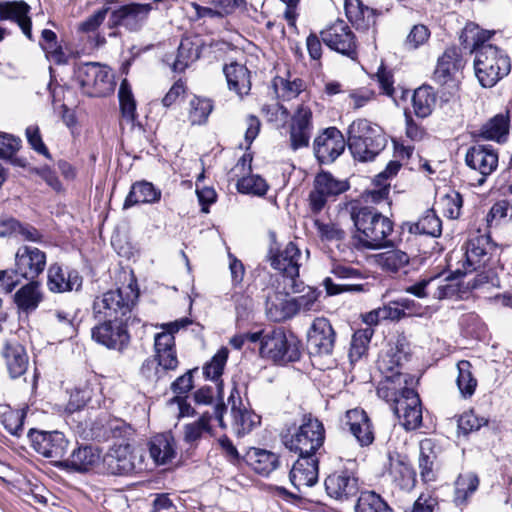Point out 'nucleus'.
<instances>
[{"mask_svg":"<svg viewBox=\"0 0 512 512\" xmlns=\"http://www.w3.org/2000/svg\"><path fill=\"white\" fill-rule=\"evenodd\" d=\"M347 209L356 229L354 239L357 247L375 250L388 244L387 237L393 231V224L388 217L359 201L350 202Z\"/></svg>","mask_w":512,"mask_h":512,"instance_id":"obj_1","label":"nucleus"},{"mask_svg":"<svg viewBox=\"0 0 512 512\" xmlns=\"http://www.w3.org/2000/svg\"><path fill=\"white\" fill-rule=\"evenodd\" d=\"M377 394L390 403L394 414L406 430H414L421 425V401L418 393L409 385L397 387L395 381L389 379L380 383Z\"/></svg>","mask_w":512,"mask_h":512,"instance_id":"obj_2","label":"nucleus"},{"mask_svg":"<svg viewBox=\"0 0 512 512\" xmlns=\"http://www.w3.org/2000/svg\"><path fill=\"white\" fill-rule=\"evenodd\" d=\"M386 145V135L378 124L359 118L349 125L347 146L355 160L372 161L385 149Z\"/></svg>","mask_w":512,"mask_h":512,"instance_id":"obj_3","label":"nucleus"},{"mask_svg":"<svg viewBox=\"0 0 512 512\" xmlns=\"http://www.w3.org/2000/svg\"><path fill=\"white\" fill-rule=\"evenodd\" d=\"M475 76L483 88H492L511 71L507 52L493 44L481 46L473 60Z\"/></svg>","mask_w":512,"mask_h":512,"instance_id":"obj_4","label":"nucleus"},{"mask_svg":"<svg viewBox=\"0 0 512 512\" xmlns=\"http://www.w3.org/2000/svg\"><path fill=\"white\" fill-rule=\"evenodd\" d=\"M282 440L286 448L299 456H316L324 443L325 429L317 418L310 414L304 415L298 427L288 428L283 432Z\"/></svg>","mask_w":512,"mask_h":512,"instance_id":"obj_5","label":"nucleus"},{"mask_svg":"<svg viewBox=\"0 0 512 512\" xmlns=\"http://www.w3.org/2000/svg\"><path fill=\"white\" fill-rule=\"evenodd\" d=\"M138 297L139 292L132 284L109 290L94 299L93 316L98 321L128 319Z\"/></svg>","mask_w":512,"mask_h":512,"instance_id":"obj_6","label":"nucleus"},{"mask_svg":"<svg viewBox=\"0 0 512 512\" xmlns=\"http://www.w3.org/2000/svg\"><path fill=\"white\" fill-rule=\"evenodd\" d=\"M300 346V341L292 332L284 327H274L267 329L259 352L263 358L284 364L300 359Z\"/></svg>","mask_w":512,"mask_h":512,"instance_id":"obj_7","label":"nucleus"},{"mask_svg":"<svg viewBox=\"0 0 512 512\" xmlns=\"http://www.w3.org/2000/svg\"><path fill=\"white\" fill-rule=\"evenodd\" d=\"M74 80L81 92L89 97H104L114 91V76L98 62L79 63L74 67Z\"/></svg>","mask_w":512,"mask_h":512,"instance_id":"obj_8","label":"nucleus"},{"mask_svg":"<svg viewBox=\"0 0 512 512\" xmlns=\"http://www.w3.org/2000/svg\"><path fill=\"white\" fill-rule=\"evenodd\" d=\"M409 356V346L404 337L398 338L395 343L389 345L388 350L378 360L379 370L382 373H391V375L386 376L384 382L393 379L397 387L414 383L412 376L404 374L399 370L403 363L408 361Z\"/></svg>","mask_w":512,"mask_h":512,"instance_id":"obj_9","label":"nucleus"},{"mask_svg":"<svg viewBox=\"0 0 512 512\" xmlns=\"http://www.w3.org/2000/svg\"><path fill=\"white\" fill-rule=\"evenodd\" d=\"M348 189L347 181L339 180L329 172H319L314 178L313 188L308 196L310 211L313 214H319L330 198H335Z\"/></svg>","mask_w":512,"mask_h":512,"instance_id":"obj_10","label":"nucleus"},{"mask_svg":"<svg viewBox=\"0 0 512 512\" xmlns=\"http://www.w3.org/2000/svg\"><path fill=\"white\" fill-rule=\"evenodd\" d=\"M153 6L150 3H128L111 9L108 28L124 27L130 32H137L145 25Z\"/></svg>","mask_w":512,"mask_h":512,"instance_id":"obj_11","label":"nucleus"},{"mask_svg":"<svg viewBox=\"0 0 512 512\" xmlns=\"http://www.w3.org/2000/svg\"><path fill=\"white\" fill-rule=\"evenodd\" d=\"M126 322L127 319L101 320V323L91 330L92 339L108 349L122 351L130 342Z\"/></svg>","mask_w":512,"mask_h":512,"instance_id":"obj_12","label":"nucleus"},{"mask_svg":"<svg viewBox=\"0 0 512 512\" xmlns=\"http://www.w3.org/2000/svg\"><path fill=\"white\" fill-rule=\"evenodd\" d=\"M324 485L328 496L341 502L355 498L360 490L358 476L353 469L347 467L328 475Z\"/></svg>","mask_w":512,"mask_h":512,"instance_id":"obj_13","label":"nucleus"},{"mask_svg":"<svg viewBox=\"0 0 512 512\" xmlns=\"http://www.w3.org/2000/svg\"><path fill=\"white\" fill-rule=\"evenodd\" d=\"M32 446L37 453L45 458L51 459L57 466L64 460L69 441L65 435L59 431H31Z\"/></svg>","mask_w":512,"mask_h":512,"instance_id":"obj_14","label":"nucleus"},{"mask_svg":"<svg viewBox=\"0 0 512 512\" xmlns=\"http://www.w3.org/2000/svg\"><path fill=\"white\" fill-rule=\"evenodd\" d=\"M498 162V152L492 145H473L465 154L466 165L481 176L477 180L479 186H482L487 177L497 169Z\"/></svg>","mask_w":512,"mask_h":512,"instance_id":"obj_15","label":"nucleus"},{"mask_svg":"<svg viewBox=\"0 0 512 512\" xmlns=\"http://www.w3.org/2000/svg\"><path fill=\"white\" fill-rule=\"evenodd\" d=\"M336 333L328 319L316 318L307 334V346L310 354L331 355L335 345Z\"/></svg>","mask_w":512,"mask_h":512,"instance_id":"obj_16","label":"nucleus"},{"mask_svg":"<svg viewBox=\"0 0 512 512\" xmlns=\"http://www.w3.org/2000/svg\"><path fill=\"white\" fill-rule=\"evenodd\" d=\"M347 141L336 127L325 129L314 140V154L322 164L334 162L343 152Z\"/></svg>","mask_w":512,"mask_h":512,"instance_id":"obj_17","label":"nucleus"},{"mask_svg":"<svg viewBox=\"0 0 512 512\" xmlns=\"http://www.w3.org/2000/svg\"><path fill=\"white\" fill-rule=\"evenodd\" d=\"M322 41L332 50L355 59V36L344 21H337L321 32Z\"/></svg>","mask_w":512,"mask_h":512,"instance_id":"obj_18","label":"nucleus"},{"mask_svg":"<svg viewBox=\"0 0 512 512\" xmlns=\"http://www.w3.org/2000/svg\"><path fill=\"white\" fill-rule=\"evenodd\" d=\"M496 250V245L492 243L490 236L487 234L471 238L468 241L465 253V268L469 271L486 269L489 264H492V258Z\"/></svg>","mask_w":512,"mask_h":512,"instance_id":"obj_19","label":"nucleus"},{"mask_svg":"<svg viewBox=\"0 0 512 512\" xmlns=\"http://www.w3.org/2000/svg\"><path fill=\"white\" fill-rule=\"evenodd\" d=\"M270 253V264L275 270L283 274L285 283H289L291 280L299 277L302 253L294 242L287 243L283 249L276 253L270 250Z\"/></svg>","mask_w":512,"mask_h":512,"instance_id":"obj_20","label":"nucleus"},{"mask_svg":"<svg viewBox=\"0 0 512 512\" xmlns=\"http://www.w3.org/2000/svg\"><path fill=\"white\" fill-rule=\"evenodd\" d=\"M46 266V254L31 246L19 247L15 255L16 273L23 278L34 280Z\"/></svg>","mask_w":512,"mask_h":512,"instance_id":"obj_21","label":"nucleus"},{"mask_svg":"<svg viewBox=\"0 0 512 512\" xmlns=\"http://www.w3.org/2000/svg\"><path fill=\"white\" fill-rule=\"evenodd\" d=\"M312 127L311 109L304 104L299 105L290 123V146L293 150L309 146Z\"/></svg>","mask_w":512,"mask_h":512,"instance_id":"obj_22","label":"nucleus"},{"mask_svg":"<svg viewBox=\"0 0 512 512\" xmlns=\"http://www.w3.org/2000/svg\"><path fill=\"white\" fill-rule=\"evenodd\" d=\"M228 404L231 407L233 429L237 435L240 436L249 433L260 423V417L243 405L240 392L235 386L232 388L228 397Z\"/></svg>","mask_w":512,"mask_h":512,"instance_id":"obj_23","label":"nucleus"},{"mask_svg":"<svg viewBox=\"0 0 512 512\" xmlns=\"http://www.w3.org/2000/svg\"><path fill=\"white\" fill-rule=\"evenodd\" d=\"M461 66V55L456 47L447 48L439 57L433 79L439 85H448L452 89L458 88L454 78Z\"/></svg>","mask_w":512,"mask_h":512,"instance_id":"obj_24","label":"nucleus"},{"mask_svg":"<svg viewBox=\"0 0 512 512\" xmlns=\"http://www.w3.org/2000/svg\"><path fill=\"white\" fill-rule=\"evenodd\" d=\"M318 463L317 456H299L289 474L291 484L297 490L314 486L318 481Z\"/></svg>","mask_w":512,"mask_h":512,"instance_id":"obj_25","label":"nucleus"},{"mask_svg":"<svg viewBox=\"0 0 512 512\" xmlns=\"http://www.w3.org/2000/svg\"><path fill=\"white\" fill-rule=\"evenodd\" d=\"M83 278L76 270L65 271L59 264H52L48 269L47 286L51 292L63 293L78 291L82 287Z\"/></svg>","mask_w":512,"mask_h":512,"instance_id":"obj_26","label":"nucleus"},{"mask_svg":"<svg viewBox=\"0 0 512 512\" xmlns=\"http://www.w3.org/2000/svg\"><path fill=\"white\" fill-rule=\"evenodd\" d=\"M134 450L129 444L113 447L105 458L112 474L125 475L136 471L137 462Z\"/></svg>","mask_w":512,"mask_h":512,"instance_id":"obj_27","label":"nucleus"},{"mask_svg":"<svg viewBox=\"0 0 512 512\" xmlns=\"http://www.w3.org/2000/svg\"><path fill=\"white\" fill-rule=\"evenodd\" d=\"M30 6L25 1L0 2V20L16 22L23 34L32 39V22L29 17Z\"/></svg>","mask_w":512,"mask_h":512,"instance_id":"obj_28","label":"nucleus"},{"mask_svg":"<svg viewBox=\"0 0 512 512\" xmlns=\"http://www.w3.org/2000/svg\"><path fill=\"white\" fill-rule=\"evenodd\" d=\"M345 423L349 431L361 446H369L374 441L371 421L362 409H351L346 412Z\"/></svg>","mask_w":512,"mask_h":512,"instance_id":"obj_29","label":"nucleus"},{"mask_svg":"<svg viewBox=\"0 0 512 512\" xmlns=\"http://www.w3.org/2000/svg\"><path fill=\"white\" fill-rule=\"evenodd\" d=\"M201 46L200 39L185 37L180 42L175 59L170 63L171 57L166 56L165 61L170 65L172 71L184 72L200 57Z\"/></svg>","mask_w":512,"mask_h":512,"instance_id":"obj_30","label":"nucleus"},{"mask_svg":"<svg viewBox=\"0 0 512 512\" xmlns=\"http://www.w3.org/2000/svg\"><path fill=\"white\" fill-rule=\"evenodd\" d=\"M284 288L288 290L287 293L299 294V296L292 298L294 304H296L297 313L315 311L317 307V301L321 295V291L318 289L305 285L301 280L294 279L289 283H284Z\"/></svg>","mask_w":512,"mask_h":512,"instance_id":"obj_31","label":"nucleus"},{"mask_svg":"<svg viewBox=\"0 0 512 512\" xmlns=\"http://www.w3.org/2000/svg\"><path fill=\"white\" fill-rule=\"evenodd\" d=\"M345 13L351 24L359 31H368L376 24V11L365 6L361 0H345Z\"/></svg>","mask_w":512,"mask_h":512,"instance_id":"obj_32","label":"nucleus"},{"mask_svg":"<svg viewBox=\"0 0 512 512\" xmlns=\"http://www.w3.org/2000/svg\"><path fill=\"white\" fill-rule=\"evenodd\" d=\"M510 123L511 116L508 110L498 113L481 126L479 137L500 144L505 143L508 138Z\"/></svg>","mask_w":512,"mask_h":512,"instance_id":"obj_33","label":"nucleus"},{"mask_svg":"<svg viewBox=\"0 0 512 512\" xmlns=\"http://www.w3.org/2000/svg\"><path fill=\"white\" fill-rule=\"evenodd\" d=\"M389 474L393 482L404 491L412 490L416 485V473L406 457L389 456Z\"/></svg>","mask_w":512,"mask_h":512,"instance_id":"obj_34","label":"nucleus"},{"mask_svg":"<svg viewBox=\"0 0 512 512\" xmlns=\"http://www.w3.org/2000/svg\"><path fill=\"white\" fill-rule=\"evenodd\" d=\"M161 199V190L151 182L142 180L132 184L124 201L123 209H128L138 204H152Z\"/></svg>","mask_w":512,"mask_h":512,"instance_id":"obj_35","label":"nucleus"},{"mask_svg":"<svg viewBox=\"0 0 512 512\" xmlns=\"http://www.w3.org/2000/svg\"><path fill=\"white\" fill-rule=\"evenodd\" d=\"M99 460V454L92 446L84 445L74 449L71 455L59 462V467L68 468L76 472L90 470Z\"/></svg>","mask_w":512,"mask_h":512,"instance_id":"obj_36","label":"nucleus"},{"mask_svg":"<svg viewBox=\"0 0 512 512\" xmlns=\"http://www.w3.org/2000/svg\"><path fill=\"white\" fill-rule=\"evenodd\" d=\"M43 300L40 284L31 280L20 287L13 296V301L18 310L29 314L35 311Z\"/></svg>","mask_w":512,"mask_h":512,"instance_id":"obj_37","label":"nucleus"},{"mask_svg":"<svg viewBox=\"0 0 512 512\" xmlns=\"http://www.w3.org/2000/svg\"><path fill=\"white\" fill-rule=\"evenodd\" d=\"M175 440L171 433L157 434L149 441V453L156 464L170 462L176 455Z\"/></svg>","mask_w":512,"mask_h":512,"instance_id":"obj_38","label":"nucleus"},{"mask_svg":"<svg viewBox=\"0 0 512 512\" xmlns=\"http://www.w3.org/2000/svg\"><path fill=\"white\" fill-rule=\"evenodd\" d=\"M223 72L230 90L240 97L249 93L251 89L250 72L244 65L233 62L225 65Z\"/></svg>","mask_w":512,"mask_h":512,"instance_id":"obj_39","label":"nucleus"},{"mask_svg":"<svg viewBox=\"0 0 512 512\" xmlns=\"http://www.w3.org/2000/svg\"><path fill=\"white\" fill-rule=\"evenodd\" d=\"M495 34L493 30H483L473 23L469 22L463 28L460 35V42L464 49L469 50L474 55L481 46H489L488 41Z\"/></svg>","mask_w":512,"mask_h":512,"instance_id":"obj_40","label":"nucleus"},{"mask_svg":"<svg viewBox=\"0 0 512 512\" xmlns=\"http://www.w3.org/2000/svg\"><path fill=\"white\" fill-rule=\"evenodd\" d=\"M3 356L12 378H18L26 372L28 367V355L22 345L18 343H7L3 351Z\"/></svg>","mask_w":512,"mask_h":512,"instance_id":"obj_41","label":"nucleus"},{"mask_svg":"<svg viewBox=\"0 0 512 512\" xmlns=\"http://www.w3.org/2000/svg\"><path fill=\"white\" fill-rule=\"evenodd\" d=\"M246 462L260 475H269L278 467V456L270 451L251 448L246 454Z\"/></svg>","mask_w":512,"mask_h":512,"instance_id":"obj_42","label":"nucleus"},{"mask_svg":"<svg viewBox=\"0 0 512 512\" xmlns=\"http://www.w3.org/2000/svg\"><path fill=\"white\" fill-rule=\"evenodd\" d=\"M404 227L411 234L426 235L437 238L442 234V222L434 210H427L416 222H406Z\"/></svg>","mask_w":512,"mask_h":512,"instance_id":"obj_43","label":"nucleus"},{"mask_svg":"<svg viewBox=\"0 0 512 512\" xmlns=\"http://www.w3.org/2000/svg\"><path fill=\"white\" fill-rule=\"evenodd\" d=\"M228 355L229 350L226 347H222L211 358V360L203 366L204 377L216 383L217 395L219 397H222L223 393V382L221 380V376L227 363Z\"/></svg>","mask_w":512,"mask_h":512,"instance_id":"obj_44","label":"nucleus"},{"mask_svg":"<svg viewBox=\"0 0 512 512\" xmlns=\"http://www.w3.org/2000/svg\"><path fill=\"white\" fill-rule=\"evenodd\" d=\"M412 103L416 116L420 118L429 116L436 103V96L432 87L424 85L416 89L412 97Z\"/></svg>","mask_w":512,"mask_h":512,"instance_id":"obj_45","label":"nucleus"},{"mask_svg":"<svg viewBox=\"0 0 512 512\" xmlns=\"http://www.w3.org/2000/svg\"><path fill=\"white\" fill-rule=\"evenodd\" d=\"M292 298H276L267 302L266 314L274 322H281L297 314Z\"/></svg>","mask_w":512,"mask_h":512,"instance_id":"obj_46","label":"nucleus"},{"mask_svg":"<svg viewBox=\"0 0 512 512\" xmlns=\"http://www.w3.org/2000/svg\"><path fill=\"white\" fill-rule=\"evenodd\" d=\"M479 486V478L474 473L459 475L455 481L454 503L457 506L466 503Z\"/></svg>","mask_w":512,"mask_h":512,"instance_id":"obj_47","label":"nucleus"},{"mask_svg":"<svg viewBox=\"0 0 512 512\" xmlns=\"http://www.w3.org/2000/svg\"><path fill=\"white\" fill-rule=\"evenodd\" d=\"M273 87L279 99L290 101L305 90V82L300 78L288 80L282 77H275Z\"/></svg>","mask_w":512,"mask_h":512,"instance_id":"obj_48","label":"nucleus"},{"mask_svg":"<svg viewBox=\"0 0 512 512\" xmlns=\"http://www.w3.org/2000/svg\"><path fill=\"white\" fill-rule=\"evenodd\" d=\"M356 512H392L387 502L374 491H364L358 497Z\"/></svg>","mask_w":512,"mask_h":512,"instance_id":"obj_49","label":"nucleus"},{"mask_svg":"<svg viewBox=\"0 0 512 512\" xmlns=\"http://www.w3.org/2000/svg\"><path fill=\"white\" fill-rule=\"evenodd\" d=\"M373 333L374 332L371 327L359 329L354 332L349 349V358L351 363L357 362L366 354Z\"/></svg>","mask_w":512,"mask_h":512,"instance_id":"obj_50","label":"nucleus"},{"mask_svg":"<svg viewBox=\"0 0 512 512\" xmlns=\"http://www.w3.org/2000/svg\"><path fill=\"white\" fill-rule=\"evenodd\" d=\"M471 368L472 365L467 360H461L457 364L458 377L456 382L461 395L465 398L471 397L477 387V380L474 378Z\"/></svg>","mask_w":512,"mask_h":512,"instance_id":"obj_51","label":"nucleus"},{"mask_svg":"<svg viewBox=\"0 0 512 512\" xmlns=\"http://www.w3.org/2000/svg\"><path fill=\"white\" fill-rule=\"evenodd\" d=\"M409 256L406 252L392 249L378 254V264L387 271L397 272L409 263Z\"/></svg>","mask_w":512,"mask_h":512,"instance_id":"obj_52","label":"nucleus"},{"mask_svg":"<svg viewBox=\"0 0 512 512\" xmlns=\"http://www.w3.org/2000/svg\"><path fill=\"white\" fill-rule=\"evenodd\" d=\"M213 110L212 101L206 98L194 97L190 101L189 120L193 125L205 123Z\"/></svg>","mask_w":512,"mask_h":512,"instance_id":"obj_53","label":"nucleus"},{"mask_svg":"<svg viewBox=\"0 0 512 512\" xmlns=\"http://www.w3.org/2000/svg\"><path fill=\"white\" fill-rule=\"evenodd\" d=\"M211 416L205 412L201 417L193 423L186 424L184 427V440L189 444H193L200 440L204 433L209 432Z\"/></svg>","mask_w":512,"mask_h":512,"instance_id":"obj_54","label":"nucleus"},{"mask_svg":"<svg viewBox=\"0 0 512 512\" xmlns=\"http://www.w3.org/2000/svg\"><path fill=\"white\" fill-rule=\"evenodd\" d=\"M237 190L243 194L263 196L268 190V185L259 175L243 176L237 182Z\"/></svg>","mask_w":512,"mask_h":512,"instance_id":"obj_55","label":"nucleus"},{"mask_svg":"<svg viewBox=\"0 0 512 512\" xmlns=\"http://www.w3.org/2000/svg\"><path fill=\"white\" fill-rule=\"evenodd\" d=\"M118 94L122 116L129 121H134L136 103L127 80L121 82Z\"/></svg>","mask_w":512,"mask_h":512,"instance_id":"obj_56","label":"nucleus"},{"mask_svg":"<svg viewBox=\"0 0 512 512\" xmlns=\"http://www.w3.org/2000/svg\"><path fill=\"white\" fill-rule=\"evenodd\" d=\"M24 418V410H14L8 408L1 413V423L10 434L15 436H19L23 431Z\"/></svg>","mask_w":512,"mask_h":512,"instance_id":"obj_57","label":"nucleus"},{"mask_svg":"<svg viewBox=\"0 0 512 512\" xmlns=\"http://www.w3.org/2000/svg\"><path fill=\"white\" fill-rule=\"evenodd\" d=\"M317 234L321 241L341 242L345 239V231L334 223H323L319 219L314 221Z\"/></svg>","mask_w":512,"mask_h":512,"instance_id":"obj_58","label":"nucleus"},{"mask_svg":"<svg viewBox=\"0 0 512 512\" xmlns=\"http://www.w3.org/2000/svg\"><path fill=\"white\" fill-rule=\"evenodd\" d=\"M117 3L115 0H108L101 9L94 12L86 20L80 23L79 30L82 32H94L104 22L107 13L111 11L110 5Z\"/></svg>","mask_w":512,"mask_h":512,"instance_id":"obj_59","label":"nucleus"},{"mask_svg":"<svg viewBox=\"0 0 512 512\" xmlns=\"http://www.w3.org/2000/svg\"><path fill=\"white\" fill-rule=\"evenodd\" d=\"M488 424V419L480 417L474 411L465 412L458 420V428L463 434L478 431L481 427Z\"/></svg>","mask_w":512,"mask_h":512,"instance_id":"obj_60","label":"nucleus"},{"mask_svg":"<svg viewBox=\"0 0 512 512\" xmlns=\"http://www.w3.org/2000/svg\"><path fill=\"white\" fill-rule=\"evenodd\" d=\"M441 204L443 212L448 218L457 219L461 213L463 199L458 192H452L441 199Z\"/></svg>","mask_w":512,"mask_h":512,"instance_id":"obj_61","label":"nucleus"},{"mask_svg":"<svg viewBox=\"0 0 512 512\" xmlns=\"http://www.w3.org/2000/svg\"><path fill=\"white\" fill-rule=\"evenodd\" d=\"M408 302V299H401L379 307L380 318L383 320H399L405 315L404 309L408 308Z\"/></svg>","mask_w":512,"mask_h":512,"instance_id":"obj_62","label":"nucleus"},{"mask_svg":"<svg viewBox=\"0 0 512 512\" xmlns=\"http://www.w3.org/2000/svg\"><path fill=\"white\" fill-rule=\"evenodd\" d=\"M21 147V139L12 134L0 132V158H11Z\"/></svg>","mask_w":512,"mask_h":512,"instance_id":"obj_63","label":"nucleus"},{"mask_svg":"<svg viewBox=\"0 0 512 512\" xmlns=\"http://www.w3.org/2000/svg\"><path fill=\"white\" fill-rule=\"evenodd\" d=\"M429 36V29L425 25H414L405 40V46L410 50L417 49L428 40Z\"/></svg>","mask_w":512,"mask_h":512,"instance_id":"obj_64","label":"nucleus"}]
</instances>
